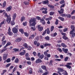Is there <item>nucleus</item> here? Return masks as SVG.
<instances>
[{
	"label": "nucleus",
	"instance_id": "1",
	"mask_svg": "<svg viewBox=\"0 0 75 75\" xmlns=\"http://www.w3.org/2000/svg\"><path fill=\"white\" fill-rule=\"evenodd\" d=\"M11 16L10 15H9L6 18V21L8 23V24H9V23H10V22H11Z\"/></svg>",
	"mask_w": 75,
	"mask_h": 75
},
{
	"label": "nucleus",
	"instance_id": "2",
	"mask_svg": "<svg viewBox=\"0 0 75 75\" xmlns=\"http://www.w3.org/2000/svg\"><path fill=\"white\" fill-rule=\"evenodd\" d=\"M36 23H33L31 24H30V27L31 26V30H32L33 31H35V25Z\"/></svg>",
	"mask_w": 75,
	"mask_h": 75
},
{
	"label": "nucleus",
	"instance_id": "3",
	"mask_svg": "<svg viewBox=\"0 0 75 75\" xmlns=\"http://www.w3.org/2000/svg\"><path fill=\"white\" fill-rule=\"evenodd\" d=\"M35 21H36V18H33V19H31L30 20L29 23L30 24H31V23H35V24H36L35 23Z\"/></svg>",
	"mask_w": 75,
	"mask_h": 75
},
{
	"label": "nucleus",
	"instance_id": "4",
	"mask_svg": "<svg viewBox=\"0 0 75 75\" xmlns=\"http://www.w3.org/2000/svg\"><path fill=\"white\" fill-rule=\"evenodd\" d=\"M45 10V11H42V13H43V14H47V8H41L40 9V10Z\"/></svg>",
	"mask_w": 75,
	"mask_h": 75
},
{
	"label": "nucleus",
	"instance_id": "5",
	"mask_svg": "<svg viewBox=\"0 0 75 75\" xmlns=\"http://www.w3.org/2000/svg\"><path fill=\"white\" fill-rule=\"evenodd\" d=\"M12 31L13 33L16 34L18 33V30L16 28L14 27L12 29Z\"/></svg>",
	"mask_w": 75,
	"mask_h": 75
},
{
	"label": "nucleus",
	"instance_id": "6",
	"mask_svg": "<svg viewBox=\"0 0 75 75\" xmlns=\"http://www.w3.org/2000/svg\"><path fill=\"white\" fill-rule=\"evenodd\" d=\"M8 34L9 35H12L13 34V32L11 31V28H10V27H9V28L8 30Z\"/></svg>",
	"mask_w": 75,
	"mask_h": 75
},
{
	"label": "nucleus",
	"instance_id": "7",
	"mask_svg": "<svg viewBox=\"0 0 75 75\" xmlns=\"http://www.w3.org/2000/svg\"><path fill=\"white\" fill-rule=\"evenodd\" d=\"M12 9V7L11 6H9V7L7 8L6 9V11L7 12H9L10 11H11V9Z\"/></svg>",
	"mask_w": 75,
	"mask_h": 75
},
{
	"label": "nucleus",
	"instance_id": "8",
	"mask_svg": "<svg viewBox=\"0 0 75 75\" xmlns=\"http://www.w3.org/2000/svg\"><path fill=\"white\" fill-rule=\"evenodd\" d=\"M7 57H8L7 54L6 53L4 54L3 56V60H6L7 58Z\"/></svg>",
	"mask_w": 75,
	"mask_h": 75
},
{
	"label": "nucleus",
	"instance_id": "9",
	"mask_svg": "<svg viewBox=\"0 0 75 75\" xmlns=\"http://www.w3.org/2000/svg\"><path fill=\"white\" fill-rule=\"evenodd\" d=\"M71 29L72 30L70 31V34H71L73 32H74V30L75 29V27L73 25H71Z\"/></svg>",
	"mask_w": 75,
	"mask_h": 75
},
{
	"label": "nucleus",
	"instance_id": "10",
	"mask_svg": "<svg viewBox=\"0 0 75 75\" xmlns=\"http://www.w3.org/2000/svg\"><path fill=\"white\" fill-rule=\"evenodd\" d=\"M38 29L40 31H42V30H43V27H40V25H39L38 26Z\"/></svg>",
	"mask_w": 75,
	"mask_h": 75
},
{
	"label": "nucleus",
	"instance_id": "11",
	"mask_svg": "<svg viewBox=\"0 0 75 75\" xmlns=\"http://www.w3.org/2000/svg\"><path fill=\"white\" fill-rule=\"evenodd\" d=\"M16 16L17 15H16V13H14L13 14V16H12V20L13 21H14V20H15V19H16Z\"/></svg>",
	"mask_w": 75,
	"mask_h": 75
},
{
	"label": "nucleus",
	"instance_id": "12",
	"mask_svg": "<svg viewBox=\"0 0 75 75\" xmlns=\"http://www.w3.org/2000/svg\"><path fill=\"white\" fill-rule=\"evenodd\" d=\"M36 63H37V64H38L39 63H41L42 62V60L40 59H37L35 62Z\"/></svg>",
	"mask_w": 75,
	"mask_h": 75
},
{
	"label": "nucleus",
	"instance_id": "13",
	"mask_svg": "<svg viewBox=\"0 0 75 75\" xmlns=\"http://www.w3.org/2000/svg\"><path fill=\"white\" fill-rule=\"evenodd\" d=\"M62 51L66 53V54H67L68 53V49H65L64 48H63L62 49Z\"/></svg>",
	"mask_w": 75,
	"mask_h": 75
},
{
	"label": "nucleus",
	"instance_id": "14",
	"mask_svg": "<svg viewBox=\"0 0 75 75\" xmlns=\"http://www.w3.org/2000/svg\"><path fill=\"white\" fill-rule=\"evenodd\" d=\"M57 70H58L57 72H62L64 71L63 69L61 68H60V67L57 68Z\"/></svg>",
	"mask_w": 75,
	"mask_h": 75
},
{
	"label": "nucleus",
	"instance_id": "15",
	"mask_svg": "<svg viewBox=\"0 0 75 75\" xmlns=\"http://www.w3.org/2000/svg\"><path fill=\"white\" fill-rule=\"evenodd\" d=\"M64 11V9L62 8L61 9L60 11H58V12H59V14H62L63 13V12Z\"/></svg>",
	"mask_w": 75,
	"mask_h": 75
},
{
	"label": "nucleus",
	"instance_id": "16",
	"mask_svg": "<svg viewBox=\"0 0 75 75\" xmlns=\"http://www.w3.org/2000/svg\"><path fill=\"white\" fill-rule=\"evenodd\" d=\"M23 51L24 52H21V53H19L20 55H21V56H22L25 54V51L23 50Z\"/></svg>",
	"mask_w": 75,
	"mask_h": 75
},
{
	"label": "nucleus",
	"instance_id": "17",
	"mask_svg": "<svg viewBox=\"0 0 75 75\" xmlns=\"http://www.w3.org/2000/svg\"><path fill=\"white\" fill-rule=\"evenodd\" d=\"M21 40H22L21 38H19L15 40V41L16 42H20L21 41Z\"/></svg>",
	"mask_w": 75,
	"mask_h": 75
},
{
	"label": "nucleus",
	"instance_id": "18",
	"mask_svg": "<svg viewBox=\"0 0 75 75\" xmlns=\"http://www.w3.org/2000/svg\"><path fill=\"white\" fill-rule=\"evenodd\" d=\"M11 45V43H10V42H7L6 46H5L4 47V48H6L7 47H8V45Z\"/></svg>",
	"mask_w": 75,
	"mask_h": 75
},
{
	"label": "nucleus",
	"instance_id": "19",
	"mask_svg": "<svg viewBox=\"0 0 75 75\" xmlns=\"http://www.w3.org/2000/svg\"><path fill=\"white\" fill-rule=\"evenodd\" d=\"M61 46H62V47H64V48H66V47H67V46L65 44L63 43H62L61 44Z\"/></svg>",
	"mask_w": 75,
	"mask_h": 75
},
{
	"label": "nucleus",
	"instance_id": "20",
	"mask_svg": "<svg viewBox=\"0 0 75 75\" xmlns=\"http://www.w3.org/2000/svg\"><path fill=\"white\" fill-rule=\"evenodd\" d=\"M40 21L41 23H42V24L43 25V24H45V20L42 19H41L40 20Z\"/></svg>",
	"mask_w": 75,
	"mask_h": 75
},
{
	"label": "nucleus",
	"instance_id": "21",
	"mask_svg": "<svg viewBox=\"0 0 75 75\" xmlns=\"http://www.w3.org/2000/svg\"><path fill=\"white\" fill-rule=\"evenodd\" d=\"M71 34V38H74V37H75V33H73V32L71 33V34Z\"/></svg>",
	"mask_w": 75,
	"mask_h": 75
},
{
	"label": "nucleus",
	"instance_id": "22",
	"mask_svg": "<svg viewBox=\"0 0 75 75\" xmlns=\"http://www.w3.org/2000/svg\"><path fill=\"white\" fill-rule=\"evenodd\" d=\"M34 34H32V35L29 38V39L30 40V39H33L34 38Z\"/></svg>",
	"mask_w": 75,
	"mask_h": 75
},
{
	"label": "nucleus",
	"instance_id": "23",
	"mask_svg": "<svg viewBox=\"0 0 75 75\" xmlns=\"http://www.w3.org/2000/svg\"><path fill=\"white\" fill-rule=\"evenodd\" d=\"M58 18L60 20H61V21H64V18L62 17L59 16Z\"/></svg>",
	"mask_w": 75,
	"mask_h": 75
},
{
	"label": "nucleus",
	"instance_id": "24",
	"mask_svg": "<svg viewBox=\"0 0 75 75\" xmlns=\"http://www.w3.org/2000/svg\"><path fill=\"white\" fill-rule=\"evenodd\" d=\"M42 3L43 4H46L48 3V1L46 0V1H43L42 2Z\"/></svg>",
	"mask_w": 75,
	"mask_h": 75
},
{
	"label": "nucleus",
	"instance_id": "25",
	"mask_svg": "<svg viewBox=\"0 0 75 75\" xmlns=\"http://www.w3.org/2000/svg\"><path fill=\"white\" fill-rule=\"evenodd\" d=\"M7 49V48L3 49L2 50L0 51V53H3V52H4Z\"/></svg>",
	"mask_w": 75,
	"mask_h": 75
},
{
	"label": "nucleus",
	"instance_id": "26",
	"mask_svg": "<svg viewBox=\"0 0 75 75\" xmlns=\"http://www.w3.org/2000/svg\"><path fill=\"white\" fill-rule=\"evenodd\" d=\"M62 73V74H63V75H68V73H67V72L66 71L64 70V71Z\"/></svg>",
	"mask_w": 75,
	"mask_h": 75
},
{
	"label": "nucleus",
	"instance_id": "27",
	"mask_svg": "<svg viewBox=\"0 0 75 75\" xmlns=\"http://www.w3.org/2000/svg\"><path fill=\"white\" fill-rule=\"evenodd\" d=\"M29 73L30 74H31L33 73V69L32 68L30 69H29Z\"/></svg>",
	"mask_w": 75,
	"mask_h": 75
},
{
	"label": "nucleus",
	"instance_id": "28",
	"mask_svg": "<svg viewBox=\"0 0 75 75\" xmlns=\"http://www.w3.org/2000/svg\"><path fill=\"white\" fill-rule=\"evenodd\" d=\"M41 67L44 70H45L46 69V67L44 65H42L41 66Z\"/></svg>",
	"mask_w": 75,
	"mask_h": 75
},
{
	"label": "nucleus",
	"instance_id": "29",
	"mask_svg": "<svg viewBox=\"0 0 75 75\" xmlns=\"http://www.w3.org/2000/svg\"><path fill=\"white\" fill-rule=\"evenodd\" d=\"M44 45L45 46V47H47V46H51V44L48 43H45V44Z\"/></svg>",
	"mask_w": 75,
	"mask_h": 75
},
{
	"label": "nucleus",
	"instance_id": "30",
	"mask_svg": "<svg viewBox=\"0 0 75 75\" xmlns=\"http://www.w3.org/2000/svg\"><path fill=\"white\" fill-rule=\"evenodd\" d=\"M25 20V18L24 16H23L21 18V21L22 22H23V21Z\"/></svg>",
	"mask_w": 75,
	"mask_h": 75
},
{
	"label": "nucleus",
	"instance_id": "31",
	"mask_svg": "<svg viewBox=\"0 0 75 75\" xmlns=\"http://www.w3.org/2000/svg\"><path fill=\"white\" fill-rule=\"evenodd\" d=\"M6 1H5L3 3V8H4V7H6Z\"/></svg>",
	"mask_w": 75,
	"mask_h": 75
},
{
	"label": "nucleus",
	"instance_id": "32",
	"mask_svg": "<svg viewBox=\"0 0 75 75\" xmlns=\"http://www.w3.org/2000/svg\"><path fill=\"white\" fill-rule=\"evenodd\" d=\"M54 26H51L50 28V31L51 32H52V31H53L54 29Z\"/></svg>",
	"mask_w": 75,
	"mask_h": 75
},
{
	"label": "nucleus",
	"instance_id": "33",
	"mask_svg": "<svg viewBox=\"0 0 75 75\" xmlns=\"http://www.w3.org/2000/svg\"><path fill=\"white\" fill-rule=\"evenodd\" d=\"M20 32H21L22 34H23L24 33V30L23 29H20L19 30Z\"/></svg>",
	"mask_w": 75,
	"mask_h": 75
},
{
	"label": "nucleus",
	"instance_id": "34",
	"mask_svg": "<svg viewBox=\"0 0 75 75\" xmlns=\"http://www.w3.org/2000/svg\"><path fill=\"white\" fill-rule=\"evenodd\" d=\"M23 47H25L26 48H28V45L26 43H25L23 45Z\"/></svg>",
	"mask_w": 75,
	"mask_h": 75
},
{
	"label": "nucleus",
	"instance_id": "35",
	"mask_svg": "<svg viewBox=\"0 0 75 75\" xmlns=\"http://www.w3.org/2000/svg\"><path fill=\"white\" fill-rule=\"evenodd\" d=\"M24 34L26 37H28L29 36V34L27 32L24 33Z\"/></svg>",
	"mask_w": 75,
	"mask_h": 75
},
{
	"label": "nucleus",
	"instance_id": "36",
	"mask_svg": "<svg viewBox=\"0 0 75 75\" xmlns=\"http://www.w3.org/2000/svg\"><path fill=\"white\" fill-rule=\"evenodd\" d=\"M23 3L24 4H25V5H28V4H30L29 2L26 1H24L23 2Z\"/></svg>",
	"mask_w": 75,
	"mask_h": 75
},
{
	"label": "nucleus",
	"instance_id": "37",
	"mask_svg": "<svg viewBox=\"0 0 75 75\" xmlns=\"http://www.w3.org/2000/svg\"><path fill=\"white\" fill-rule=\"evenodd\" d=\"M62 38L64 40H68V38L66 37L65 35Z\"/></svg>",
	"mask_w": 75,
	"mask_h": 75
},
{
	"label": "nucleus",
	"instance_id": "38",
	"mask_svg": "<svg viewBox=\"0 0 75 75\" xmlns=\"http://www.w3.org/2000/svg\"><path fill=\"white\" fill-rule=\"evenodd\" d=\"M44 54H42L41 55H40V56L39 58H40V59H42V58H44Z\"/></svg>",
	"mask_w": 75,
	"mask_h": 75
},
{
	"label": "nucleus",
	"instance_id": "39",
	"mask_svg": "<svg viewBox=\"0 0 75 75\" xmlns=\"http://www.w3.org/2000/svg\"><path fill=\"white\" fill-rule=\"evenodd\" d=\"M47 33L48 34H49L50 33V29H49V28H47Z\"/></svg>",
	"mask_w": 75,
	"mask_h": 75
},
{
	"label": "nucleus",
	"instance_id": "40",
	"mask_svg": "<svg viewBox=\"0 0 75 75\" xmlns=\"http://www.w3.org/2000/svg\"><path fill=\"white\" fill-rule=\"evenodd\" d=\"M66 16L67 18H70L71 17V15L70 14H67Z\"/></svg>",
	"mask_w": 75,
	"mask_h": 75
},
{
	"label": "nucleus",
	"instance_id": "41",
	"mask_svg": "<svg viewBox=\"0 0 75 75\" xmlns=\"http://www.w3.org/2000/svg\"><path fill=\"white\" fill-rule=\"evenodd\" d=\"M19 62V61H18V58H16V59L15 61V62H16V63H18Z\"/></svg>",
	"mask_w": 75,
	"mask_h": 75
},
{
	"label": "nucleus",
	"instance_id": "42",
	"mask_svg": "<svg viewBox=\"0 0 75 75\" xmlns=\"http://www.w3.org/2000/svg\"><path fill=\"white\" fill-rule=\"evenodd\" d=\"M64 0H63L62 1H61L60 2V4H64Z\"/></svg>",
	"mask_w": 75,
	"mask_h": 75
},
{
	"label": "nucleus",
	"instance_id": "43",
	"mask_svg": "<svg viewBox=\"0 0 75 75\" xmlns=\"http://www.w3.org/2000/svg\"><path fill=\"white\" fill-rule=\"evenodd\" d=\"M14 21H13V20L12 21H11V24L12 25H14V24H15V23H14Z\"/></svg>",
	"mask_w": 75,
	"mask_h": 75
},
{
	"label": "nucleus",
	"instance_id": "44",
	"mask_svg": "<svg viewBox=\"0 0 75 75\" xmlns=\"http://www.w3.org/2000/svg\"><path fill=\"white\" fill-rule=\"evenodd\" d=\"M11 61V59L10 58L6 60L7 62H10Z\"/></svg>",
	"mask_w": 75,
	"mask_h": 75
},
{
	"label": "nucleus",
	"instance_id": "45",
	"mask_svg": "<svg viewBox=\"0 0 75 75\" xmlns=\"http://www.w3.org/2000/svg\"><path fill=\"white\" fill-rule=\"evenodd\" d=\"M47 31V30H45V31H44V32L42 34V35H45V34H46V32Z\"/></svg>",
	"mask_w": 75,
	"mask_h": 75
},
{
	"label": "nucleus",
	"instance_id": "46",
	"mask_svg": "<svg viewBox=\"0 0 75 75\" xmlns=\"http://www.w3.org/2000/svg\"><path fill=\"white\" fill-rule=\"evenodd\" d=\"M66 67H67V68H69V69H71V66L68 65H66Z\"/></svg>",
	"mask_w": 75,
	"mask_h": 75
},
{
	"label": "nucleus",
	"instance_id": "47",
	"mask_svg": "<svg viewBox=\"0 0 75 75\" xmlns=\"http://www.w3.org/2000/svg\"><path fill=\"white\" fill-rule=\"evenodd\" d=\"M45 38L47 40H50V38L48 36L45 37Z\"/></svg>",
	"mask_w": 75,
	"mask_h": 75
},
{
	"label": "nucleus",
	"instance_id": "48",
	"mask_svg": "<svg viewBox=\"0 0 75 75\" xmlns=\"http://www.w3.org/2000/svg\"><path fill=\"white\" fill-rule=\"evenodd\" d=\"M36 18L37 20H41V18L39 16H37Z\"/></svg>",
	"mask_w": 75,
	"mask_h": 75
},
{
	"label": "nucleus",
	"instance_id": "49",
	"mask_svg": "<svg viewBox=\"0 0 75 75\" xmlns=\"http://www.w3.org/2000/svg\"><path fill=\"white\" fill-rule=\"evenodd\" d=\"M28 50H31V47L30 46H29L28 47Z\"/></svg>",
	"mask_w": 75,
	"mask_h": 75
},
{
	"label": "nucleus",
	"instance_id": "50",
	"mask_svg": "<svg viewBox=\"0 0 75 75\" xmlns=\"http://www.w3.org/2000/svg\"><path fill=\"white\" fill-rule=\"evenodd\" d=\"M61 16L63 17H66L67 16V14H61Z\"/></svg>",
	"mask_w": 75,
	"mask_h": 75
},
{
	"label": "nucleus",
	"instance_id": "51",
	"mask_svg": "<svg viewBox=\"0 0 75 75\" xmlns=\"http://www.w3.org/2000/svg\"><path fill=\"white\" fill-rule=\"evenodd\" d=\"M59 21H58V20L57 19L56 21L55 22V24L56 25H57V24H58V22Z\"/></svg>",
	"mask_w": 75,
	"mask_h": 75
},
{
	"label": "nucleus",
	"instance_id": "52",
	"mask_svg": "<svg viewBox=\"0 0 75 75\" xmlns=\"http://www.w3.org/2000/svg\"><path fill=\"white\" fill-rule=\"evenodd\" d=\"M48 7L52 8H54V6H51L50 5H48Z\"/></svg>",
	"mask_w": 75,
	"mask_h": 75
},
{
	"label": "nucleus",
	"instance_id": "53",
	"mask_svg": "<svg viewBox=\"0 0 75 75\" xmlns=\"http://www.w3.org/2000/svg\"><path fill=\"white\" fill-rule=\"evenodd\" d=\"M13 50L14 51H15V52H17V51H18V49L15 48L13 49Z\"/></svg>",
	"mask_w": 75,
	"mask_h": 75
},
{
	"label": "nucleus",
	"instance_id": "54",
	"mask_svg": "<svg viewBox=\"0 0 75 75\" xmlns=\"http://www.w3.org/2000/svg\"><path fill=\"white\" fill-rule=\"evenodd\" d=\"M10 65H11V64L10 63L8 64L6 66V68H7L8 67H9V66H10Z\"/></svg>",
	"mask_w": 75,
	"mask_h": 75
},
{
	"label": "nucleus",
	"instance_id": "55",
	"mask_svg": "<svg viewBox=\"0 0 75 75\" xmlns=\"http://www.w3.org/2000/svg\"><path fill=\"white\" fill-rule=\"evenodd\" d=\"M27 63L28 64V65H31V62L30 61H28L27 62Z\"/></svg>",
	"mask_w": 75,
	"mask_h": 75
},
{
	"label": "nucleus",
	"instance_id": "56",
	"mask_svg": "<svg viewBox=\"0 0 75 75\" xmlns=\"http://www.w3.org/2000/svg\"><path fill=\"white\" fill-rule=\"evenodd\" d=\"M55 60L57 61H61V59H56Z\"/></svg>",
	"mask_w": 75,
	"mask_h": 75
},
{
	"label": "nucleus",
	"instance_id": "57",
	"mask_svg": "<svg viewBox=\"0 0 75 75\" xmlns=\"http://www.w3.org/2000/svg\"><path fill=\"white\" fill-rule=\"evenodd\" d=\"M68 59V57H66L64 59V61H67Z\"/></svg>",
	"mask_w": 75,
	"mask_h": 75
},
{
	"label": "nucleus",
	"instance_id": "58",
	"mask_svg": "<svg viewBox=\"0 0 75 75\" xmlns=\"http://www.w3.org/2000/svg\"><path fill=\"white\" fill-rule=\"evenodd\" d=\"M54 14V12H50V16H52L53 14Z\"/></svg>",
	"mask_w": 75,
	"mask_h": 75
},
{
	"label": "nucleus",
	"instance_id": "59",
	"mask_svg": "<svg viewBox=\"0 0 75 75\" xmlns=\"http://www.w3.org/2000/svg\"><path fill=\"white\" fill-rule=\"evenodd\" d=\"M6 42L7 41L6 40H4L2 42L3 44V45H5V44H6Z\"/></svg>",
	"mask_w": 75,
	"mask_h": 75
},
{
	"label": "nucleus",
	"instance_id": "60",
	"mask_svg": "<svg viewBox=\"0 0 75 75\" xmlns=\"http://www.w3.org/2000/svg\"><path fill=\"white\" fill-rule=\"evenodd\" d=\"M58 50L59 51V52H61L62 51V49L60 48H59L58 49Z\"/></svg>",
	"mask_w": 75,
	"mask_h": 75
},
{
	"label": "nucleus",
	"instance_id": "61",
	"mask_svg": "<svg viewBox=\"0 0 75 75\" xmlns=\"http://www.w3.org/2000/svg\"><path fill=\"white\" fill-rule=\"evenodd\" d=\"M16 70H17V68L16 67L14 68L13 70V72H14V71H16Z\"/></svg>",
	"mask_w": 75,
	"mask_h": 75
},
{
	"label": "nucleus",
	"instance_id": "62",
	"mask_svg": "<svg viewBox=\"0 0 75 75\" xmlns=\"http://www.w3.org/2000/svg\"><path fill=\"white\" fill-rule=\"evenodd\" d=\"M33 54L34 56H36V55H37V53L35 52H33Z\"/></svg>",
	"mask_w": 75,
	"mask_h": 75
},
{
	"label": "nucleus",
	"instance_id": "63",
	"mask_svg": "<svg viewBox=\"0 0 75 75\" xmlns=\"http://www.w3.org/2000/svg\"><path fill=\"white\" fill-rule=\"evenodd\" d=\"M74 13H75V10H73L71 13V15H73V14H74Z\"/></svg>",
	"mask_w": 75,
	"mask_h": 75
},
{
	"label": "nucleus",
	"instance_id": "64",
	"mask_svg": "<svg viewBox=\"0 0 75 75\" xmlns=\"http://www.w3.org/2000/svg\"><path fill=\"white\" fill-rule=\"evenodd\" d=\"M57 35V33L55 32L54 33L53 37H55V36H56V35Z\"/></svg>",
	"mask_w": 75,
	"mask_h": 75
}]
</instances>
